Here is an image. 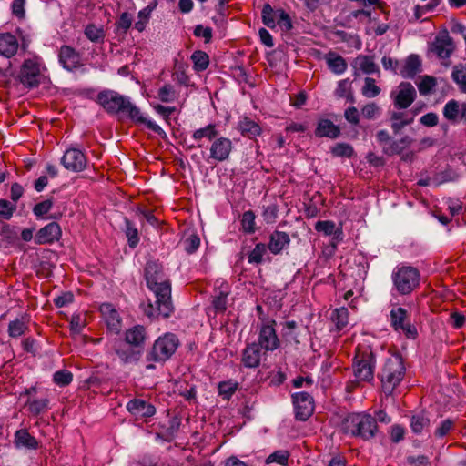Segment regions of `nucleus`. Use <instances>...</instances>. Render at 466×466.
<instances>
[{"mask_svg": "<svg viewBox=\"0 0 466 466\" xmlns=\"http://www.w3.org/2000/svg\"><path fill=\"white\" fill-rule=\"evenodd\" d=\"M48 402L47 399L35 400L29 398L25 406L29 413L37 416L46 410Z\"/></svg>", "mask_w": 466, "mask_h": 466, "instance_id": "obj_43", "label": "nucleus"}, {"mask_svg": "<svg viewBox=\"0 0 466 466\" xmlns=\"http://www.w3.org/2000/svg\"><path fill=\"white\" fill-rule=\"evenodd\" d=\"M58 57L60 64L68 71H74L83 66L80 54L69 46H61Z\"/></svg>", "mask_w": 466, "mask_h": 466, "instance_id": "obj_20", "label": "nucleus"}, {"mask_svg": "<svg viewBox=\"0 0 466 466\" xmlns=\"http://www.w3.org/2000/svg\"><path fill=\"white\" fill-rule=\"evenodd\" d=\"M346 433L360 438L364 441L374 439L379 432L376 419L368 413H350L342 421Z\"/></svg>", "mask_w": 466, "mask_h": 466, "instance_id": "obj_2", "label": "nucleus"}, {"mask_svg": "<svg viewBox=\"0 0 466 466\" xmlns=\"http://www.w3.org/2000/svg\"><path fill=\"white\" fill-rule=\"evenodd\" d=\"M186 66L183 63H178L176 61L174 66V72L172 74V77L178 84L187 86L189 83V77L186 72Z\"/></svg>", "mask_w": 466, "mask_h": 466, "instance_id": "obj_45", "label": "nucleus"}, {"mask_svg": "<svg viewBox=\"0 0 466 466\" xmlns=\"http://www.w3.org/2000/svg\"><path fill=\"white\" fill-rule=\"evenodd\" d=\"M238 388V383L233 380L220 381L218 385V395L222 397L223 400H229Z\"/></svg>", "mask_w": 466, "mask_h": 466, "instance_id": "obj_42", "label": "nucleus"}, {"mask_svg": "<svg viewBox=\"0 0 466 466\" xmlns=\"http://www.w3.org/2000/svg\"><path fill=\"white\" fill-rule=\"evenodd\" d=\"M278 206L275 204L263 208L262 217L268 224L274 223L278 217Z\"/></svg>", "mask_w": 466, "mask_h": 466, "instance_id": "obj_64", "label": "nucleus"}, {"mask_svg": "<svg viewBox=\"0 0 466 466\" xmlns=\"http://www.w3.org/2000/svg\"><path fill=\"white\" fill-rule=\"evenodd\" d=\"M61 234L59 224L51 222L37 231L35 237V243L38 245L53 243L60 238Z\"/></svg>", "mask_w": 466, "mask_h": 466, "instance_id": "obj_22", "label": "nucleus"}, {"mask_svg": "<svg viewBox=\"0 0 466 466\" xmlns=\"http://www.w3.org/2000/svg\"><path fill=\"white\" fill-rule=\"evenodd\" d=\"M157 97L164 103H170L176 99V91L170 84L164 85L157 92Z\"/></svg>", "mask_w": 466, "mask_h": 466, "instance_id": "obj_52", "label": "nucleus"}, {"mask_svg": "<svg viewBox=\"0 0 466 466\" xmlns=\"http://www.w3.org/2000/svg\"><path fill=\"white\" fill-rule=\"evenodd\" d=\"M128 99V97L109 89L99 92L96 96V102L108 114L123 113Z\"/></svg>", "mask_w": 466, "mask_h": 466, "instance_id": "obj_10", "label": "nucleus"}, {"mask_svg": "<svg viewBox=\"0 0 466 466\" xmlns=\"http://www.w3.org/2000/svg\"><path fill=\"white\" fill-rule=\"evenodd\" d=\"M147 288L155 294V303L142 304L144 314L148 318H169L174 312L171 299V282L164 272L163 266L157 261H147L145 269Z\"/></svg>", "mask_w": 466, "mask_h": 466, "instance_id": "obj_1", "label": "nucleus"}, {"mask_svg": "<svg viewBox=\"0 0 466 466\" xmlns=\"http://www.w3.org/2000/svg\"><path fill=\"white\" fill-rule=\"evenodd\" d=\"M267 355L256 342L247 343L241 353V363L247 369H256L260 366L262 356Z\"/></svg>", "mask_w": 466, "mask_h": 466, "instance_id": "obj_15", "label": "nucleus"}, {"mask_svg": "<svg viewBox=\"0 0 466 466\" xmlns=\"http://www.w3.org/2000/svg\"><path fill=\"white\" fill-rule=\"evenodd\" d=\"M406 367L404 360L400 354H393L386 359L380 373L379 379L381 382V388L386 395H390L397 386L404 379Z\"/></svg>", "mask_w": 466, "mask_h": 466, "instance_id": "obj_3", "label": "nucleus"}, {"mask_svg": "<svg viewBox=\"0 0 466 466\" xmlns=\"http://www.w3.org/2000/svg\"><path fill=\"white\" fill-rule=\"evenodd\" d=\"M441 3V0H433L428 2L424 5H417L414 7V16L416 19H420L424 14L433 11Z\"/></svg>", "mask_w": 466, "mask_h": 466, "instance_id": "obj_57", "label": "nucleus"}, {"mask_svg": "<svg viewBox=\"0 0 466 466\" xmlns=\"http://www.w3.org/2000/svg\"><path fill=\"white\" fill-rule=\"evenodd\" d=\"M331 154L337 157H351L354 155L353 147L349 143H337L330 149Z\"/></svg>", "mask_w": 466, "mask_h": 466, "instance_id": "obj_46", "label": "nucleus"}, {"mask_svg": "<svg viewBox=\"0 0 466 466\" xmlns=\"http://www.w3.org/2000/svg\"><path fill=\"white\" fill-rule=\"evenodd\" d=\"M85 35L92 42L102 41L105 37L103 29L92 24L86 26Z\"/></svg>", "mask_w": 466, "mask_h": 466, "instance_id": "obj_54", "label": "nucleus"}, {"mask_svg": "<svg viewBox=\"0 0 466 466\" xmlns=\"http://www.w3.org/2000/svg\"><path fill=\"white\" fill-rule=\"evenodd\" d=\"M278 17V9L274 10L273 7L268 3L263 5L261 11V19L263 24L267 27L274 29L277 25Z\"/></svg>", "mask_w": 466, "mask_h": 466, "instance_id": "obj_38", "label": "nucleus"}, {"mask_svg": "<svg viewBox=\"0 0 466 466\" xmlns=\"http://www.w3.org/2000/svg\"><path fill=\"white\" fill-rule=\"evenodd\" d=\"M336 225L333 221L330 220H319L315 224V230L318 232H322L326 236H331L335 233Z\"/></svg>", "mask_w": 466, "mask_h": 466, "instance_id": "obj_60", "label": "nucleus"}, {"mask_svg": "<svg viewBox=\"0 0 466 466\" xmlns=\"http://www.w3.org/2000/svg\"><path fill=\"white\" fill-rule=\"evenodd\" d=\"M14 445L16 449L37 450L39 441L29 433L27 429H20L15 432Z\"/></svg>", "mask_w": 466, "mask_h": 466, "instance_id": "obj_28", "label": "nucleus"}, {"mask_svg": "<svg viewBox=\"0 0 466 466\" xmlns=\"http://www.w3.org/2000/svg\"><path fill=\"white\" fill-rule=\"evenodd\" d=\"M238 129L243 137L249 139H255L262 133V128L258 123L248 116H243L238 123Z\"/></svg>", "mask_w": 466, "mask_h": 466, "instance_id": "obj_29", "label": "nucleus"}, {"mask_svg": "<svg viewBox=\"0 0 466 466\" xmlns=\"http://www.w3.org/2000/svg\"><path fill=\"white\" fill-rule=\"evenodd\" d=\"M290 244L289 235L283 231L274 230L269 236V241L266 245L273 255L280 254Z\"/></svg>", "mask_w": 466, "mask_h": 466, "instance_id": "obj_26", "label": "nucleus"}, {"mask_svg": "<svg viewBox=\"0 0 466 466\" xmlns=\"http://www.w3.org/2000/svg\"><path fill=\"white\" fill-rule=\"evenodd\" d=\"M394 288L400 295H409L415 290L420 282V271L411 266H398L392 272Z\"/></svg>", "mask_w": 466, "mask_h": 466, "instance_id": "obj_6", "label": "nucleus"}, {"mask_svg": "<svg viewBox=\"0 0 466 466\" xmlns=\"http://www.w3.org/2000/svg\"><path fill=\"white\" fill-rule=\"evenodd\" d=\"M341 134L339 126L335 125L328 118H319L317 122L314 135L316 137H328L330 139L338 138Z\"/></svg>", "mask_w": 466, "mask_h": 466, "instance_id": "obj_24", "label": "nucleus"}, {"mask_svg": "<svg viewBox=\"0 0 466 466\" xmlns=\"http://www.w3.org/2000/svg\"><path fill=\"white\" fill-rule=\"evenodd\" d=\"M193 34L196 37L204 38L205 43H210L213 36V30L211 27L197 25L194 28Z\"/></svg>", "mask_w": 466, "mask_h": 466, "instance_id": "obj_62", "label": "nucleus"}, {"mask_svg": "<svg viewBox=\"0 0 466 466\" xmlns=\"http://www.w3.org/2000/svg\"><path fill=\"white\" fill-rule=\"evenodd\" d=\"M200 245V238L197 234H190L183 241L184 249L187 254H193Z\"/></svg>", "mask_w": 466, "mask_h": 466, "instance_id": "obj_55", "label": "nucleus"}, {"mask_svg": "<svg viewBox=\"0 0 466 466\" xmlns=\"http://www.w3.org/2000/svg\"><path fill=\"white\" fill-rule=\"evenodd\" d=\"M417 97V91L410 82H401L396 90L390 92V98L396 109H408Z\"/></svg>", "mask_w": 466, "mask_h": 466, "instance_id": "obj_11", "label": "nucleus"}, {"mask_svg": "<svg viewBox=\"0 0 466 466\" xmlns=\"http://www.w3.org/2000/svg\"><path fill=\"white\" fill-rule=\"evenodd\" d=\"M410 427L414 434L420 435L430 427V418L424 412L413 414L410 419Z\"/></svg>", "mask_w": 466, "mask_h": 466, "instance_id": "obj_35", "label": "nucleus"}, {"mask_svg": "<svg viewBox=\"0 0 466 466\" xmlns=\"http://www.w3.org/2000/svg\"><path fill=\"white\" fill-rule=\"evenodd\" d=\"M86 162L85 154L76 148L67 149L61 158L64 167L72 172L83 171L86 167Z\"/></svg>", "mask_w": 466, "mask_h": 466, "instance_id": "obj_14", "label": "nucleus"}, {"mask_svg": "<svg viewBox=\"0 0 466 466\" xmlns=\"http://www.w3.org/2000/svg\"><path fill=\"white\" fill-rule=\"evenodd\" d=\"M18 41L10 33L0 34V55L7 58L14 56L18 50Z\"/></svg>", "mask_w": 466, "mask_h": 466, "instance_id": "obj_31", "label": "nucleus"}, {"mask_svg": "<svg viewBox=\"0 0 466 466\" xmlns=\"http://www.w3.org/2000/svg\"><path fill=\"white\" fill-rule=\"evenodd\" d=\"M53 205L54 203L52 199H46L35 205L33 208V213L36 218H42L51 210Z\"/></svg>", "mask_w": 466, "mask_h": 466, "instance_id": "obj_58", "label": "nucleus"}, {"mask_svg": "<svg viewBox=\"0 0 466 466\" xmlns=\"http://www.w3.org/2000/svg\"><path fill=\"white\" fill-rule=\"evenodd\" d=\"M409 312L402 307H394L390 312V326L397 332H402L407 339H415L418 337L416 327L409 319Z\"/></svg>", "mask_w": 466, "mask_h": 466, "instance_id": "obj_9", "label": "nucleus"}, {"mask_svg": "<svg viewBox=\"0 0 466 466\" xmlns=\"http://www.w3.org/2000/svg\"><path fill=\"white\" fill-rule=\"evenodd\" d=\"M53 380L56 385L65 387L72 382L73 374L67 370H60L54 373Z\"/></svg>", "mask_w": 466, "mask_h": 466, "instance_id": "obj_53", "label": "nucleus"}, {"mask_svg": "<svg viewBox=\"0 0 466 466\" xmlns=\"http://www.w3.org/2000/svg\"><path fill=\"white\" fill-rule=\"evenodd\" d=\"M124 114H127V116L136 124L145 125L148 129L154 131L158 135L165 134L164 130L156 124L155 122L147 119L143 116L140 109L133 105L130 100H127V105L125 106Z\"/></svg>", "mask_w": 466, "mask_h": 466, "instance_id": "obj_19", "label": "nucleus"}, {"mask_svg": "<svg viewBox=\"0 0 466 466\" xmlns=\"http://www.w3.org/2000/svg\"><path fill=\"white\" fill-rule=\"evenodd\" d=\"M390 127L394 134L400 131L406 126L410 125L414 121V114L404 110H393L389 112Z\"/></svg>", "mask_w": 466, "mask_h": 466, "instance_id": "obj_23", "label": "nucleus"}, {"mask_svg": "<svg viewBox=\"0 0 466 466\" xmlns=\"http://www.w3.org/2000/svg\"><path fill=\"white\" fill-rule=\"evenodd\" d=\"M278 14L279 17L277 20V25H279L280 28L286 32L291 30L293 28V25L289 15L281 8L278 9Z\"/></svg>", "mask_w": 466, "mask_h": 466, "instance_id": "obj_59", "label": "nucleus"}, {"mask_svg": "<svg viewBox=\"0 0 466 466\" xmlns=\"http://www.w3.org/2000/svg\"><path fill=\"white\" fill-rule=\"evenodd\" d=\"M42 58L34 56L26 58L20 66L16 79L25 88L33 89L37 87L43 80V72L46 70Z\"/></svg>", "mask_w": 466, "mask_h": 466, "instance_id": "obj_5", "label": "nucleus"}, {"mask_svg": "<svg viewBox=\"0 0 466 466\" xmlns=\"http://www.w3.org/2000/svg\"><path fill=\"white\" fill-rule=\"evenodd\" d=\"M267 246L263 243H258L255 248L248 253V261L251 264H260L267 251Z\"/></svg>", "mask_w": 466, "mask_h": 466, "instance_id": "obj_47", "label": "nucleus"}, {"mask_svg": "<svg viewBox=\"0 0 466 466\" xmlns=\"http://www.w3.org/2000/svg\"><path fill=\"white\" fill-rule=\"evenodd\" d=\"M179 344L177 336L171 332H167L157 338L147 351L146 360L149 364L146 368L147 370L155 369L153 362L165 363L175 354Z\"/></svg>", "mask_w": 466, "mask_h": 466, "instance_id": "obj_4", "label": "nucleus"}, {"mask_svg": "<svg viewBox=\"0 0 466 466\" xmlns=\"http://www.w3.org/2000/svg\"><path fill=\"white\" fill-rule=\"evenodd\" d=\"M255 213L252 210L245 211L241 218V226L245 233L252 234L255 232Z\"/></svg>", "mask_w": 466, "mask_h": 466, "instance_id": "obj_50", "label": "nucleus"}, {"mask_svg": "<svg viewBox=\"0 0 466 466\" xmlns=\"http://www.w3.org/2000/svg\"><path fill=\"white\" fill-rule=\"evenodd\" d=\"M148 338L147 328L143 325H135L125 331V342L129 346L144 350L146 340Z\"/></svg>", "mask_w": 466, "mask_h": 466, "instance_id": "obj_21", "label": "nucleus"}, {"mask_svg": "<svg viewBox=\"0 0 466 466\" xmlns=\"http://www.w3.org/2000/svg\"><path fill=\"white\" fill-rule=\"evenodd\" d=\"M328 67L336 75H340L347 70L346 60L335 52H329L325 57Z\"/></svg>", "mask_w": 466, "mask_h": 466, "instance_id": "obj_34", "label": "nucleus"}, {"mask_svg": "<svg viewBox=\"0 0 466 466\" xmlns=\"http://www.w3.org/2000/svg\"><path fill=\"white\" fill-rule=\"evenodd\" d=\"M331 320L338 331L342 330L349 323V310L345 307L335 309L331 313Z\"/></svg>", "mask_w": 466, "mask_h": 466, "instance_id": "obj_40", "label": "nucleus"}, {"mask_svg": "<svg viewBox=\"0 0 466 466\" xmlns=\"http://www.w3.org/2000/svg\"><path fill=\"white\" fill-rule=\"evenodd\" d=\"M451 78L458 85L460 91L466 94V63L453 66Z\"/></svg>", "mask_w": 466, "mask_h": 466, "instance_id": "obj_39", "label": "nucleus"}, {"mask_svg": "<svg viewBox=\"0 0 466 466\" xmlns=\"http://www.w3.org/2000/svg\"><path fill=\"white\" fill-rule=\"evenodd\" d=\"M218 136V130L215 124H208L204 127L196 129L192 134V137L196 141H200L204 137L208 138L209 141H213Z\"/></svg>", "mask_w": 466, "mask_h": 466, "instance_id": "obj_37", "label": "nucleus"}, {"mask_svg": "<svg viewBox=\"0 0 466 466\" xmlns=\"http://www.w3.org/2000/svg\"><path fill=\"white\" fill-rule=\"evenodd\" d=\"M404 150L399 140H391L389 145L382 147V152L387 156L400 155Z\"/></svg>", "mask_w": 466, "mask_h": 466, "instance_id": "obj_63", "label": "nucleus"}, {"mask_svg": "<svg viewBox=\"0 0 466 466\" xmlns=\"http://www.w3.org/2000/svg\"><path fill=\"white\" fill-rule=\"evenodd\" d=\"M354 65L368 75L380 72L378 65L373 61V57L370 56L359 55L354 60Z\"/></svg>", "mask_w": 466, "mask_h": 466, "instance_id": "obj_36", "label": "nucleus"}, {"mask_svg": "<svg viewBox=\"0 0 466 466\" xmlns=\"http://www.w3.org/2000/svg\"><path fill=\"white\" fill-rule=\"evenodd\" d=\"M421 70V61L418 55H410L400 70V75L404 78H413Z\"/></svg>", "mask_w": 466, "mask_h": 466, "instance_id": "obj_33", "label": "nucleus"}, {"mask_svg": "<svg viewBox=\"0 0 466 466\" xmlns=\"http://www.w3.org/2000/svg\"><path fill=\"white\" fill-rule=\"evenodd\" d=\"M455 49L452 38L449 35L447 30L440 33L432 43L431 51L439 58H449Z\"/></svg>", "mask_w": 466, "mask_h": 466, "instance_id": "obj_18", "label": "nucleus"}, {"mask_svg": "<svg viewBox=\"0 0 466 466\" xmlns=\"http://www.w3.org/2000/svg\"><path fill=\"white\" fill-rule=\"evenodd\" d=\"M455 422L451 419H446L442 420L439 427L434 431L436 438H443L449 434V432L454 428Z\"/></svg>", "mask_w": 466, "mask_h": 466, "instance_id": "obj_56", "label": "nucleus"}, {"mask_svg": "<svg viewBox=\"0 0 466 466\" xmlns=\"http://www.w3.org/2000/svg\"><path fill=\"white\" fill-rule=\"evenodd\" d=\"M376 358L370 350L358 352L353 360V374L358 381H371L374 378Z\"/></svg>", "mask_w": 466, "mask_h": 466, "instance_id": "obj_8", "label": "nucleus"}, {"mask_svg": "<svg viewBox=\"0 0 466 466\" xmlns=\"http://www.w3.org/2000/svg\"><path fill=\"white\" fill-rule=\"evenodd\" d=\"M193 67L195 71L201 72L208 68L209 65V57L208 54L201 50H197L191 55Z\"/></svg>", "mask_w": 466, "mask_h": 466, "instance_id": "obj_44", "label": "nucleus"}, {"mask_svg": "<svg viewBox=\"0 0 466 466\" xmlns=\"http://www.w3.org/2000/svg\"><path fill=\"white\" fill-rule=\"evenodd\" d=\"M30 316L23 314L8 324L7 332L11 338H19L25 335L29 329Z\"/></svg>", "mask_w": 466, "mask_h": 466, "instance_id": "obj_30", "label": "nucleus"}, {"mask_svg": "<svg viewBox=\"0 0 466 466\" xmlns=\"http://www.w3.org/2000/svg\"><path fill=\"white\" fill-rule=\"evenodd\" d=\"M124 222V232L126 237L127 238L128 245L131 248H135L139 242L138 230L136 228L135 223L132 222L130 219L125 218Z\"/></svg>", "mask_w": 466, "mask_h": 466, "instance_id": "obj_41", "label": "nucleus"}, {"mask_svg": "<svg viewBox=\"0 0 466 466\" xmlns=\"http://www.w3.org/2000/svg\"><path fill=\"white\" fill-rule=\"evenodd\" d=\"M127 410L136 417L149 418L156 413V408L142 399H133L127 404Z\"/></svg>", "mask_w": 466, "mask_h": 466, "instance_id": "obj_25", "label": "nucleus"}, {"mask_svg": "<svg viewBox=\"0 0 466 466\" xmlns=\"http://www.w3.org/2000/svg\"><path fill=\"white\" fill-rule=\"evenodd\" d=\"M442 114L451 124L466 123V102L451 99L445 104Z\"/></svg>", "mask_w": 466, "mask_h": 466, "instance_id": "obj_16", "label": "nucleus"}, {"mask_svg": "<svg viewBox=\"0 0 466 466\" xmlns=\"http://www.w3.org/2000/svg\"><path fill=\"white\" fill-rule=\"evenodd\" d=\"M16 208L15 204H12L6 199H0V217L4 219H10Z\"/></svg>", "mask_w": 466, "mask_h": 466, "instance_id": "obj_61", "label": "nucleus"}, {"mask_svg": "<svg viewBox=\"0 0 466 466\" xmlns=\"http://www.w3.org/2000/svg\"><path fill=\"white\" fill-rule=\"evenodd\" d=\"M380 88L376 85L375 79L371 77L365 78V84L362 87V95L366 97L372 98L379 96Z\"/></svg>", "mask_w": 466, "mask_h": 466, "instance_id": "obj_51", "label": "nucleus"}, {"mask_svg": "<svg viewBox=\"0 0 466 466\" xmlns=\"http://www.w3.org/2000/svg\"><path fill=\"white\" fill-rule=\"evenodd\" d=\"M282 332L281 335L284 339L287 340H293L296 343H299V340L297 339L298 334L296 332L298 329V324L295 320H289L282 324Z\"/></svg>", "mask_w": 466, "mask_h": 466, "instance_id": "obj_48", "label": "nucleus"}, {"mask_svg": "<svg viewBox=\"0 0 466 466\" xmlns=\"http://www.w3.org/2000/svg\"><path fill=\"white\" fill-rule=\"evenodd\" d=\"M100 312L104 317L107 328L111 331L118 333L121 328V318L113 305L110 303H103L100 306Z\"/></svg>", "mask_w": 466, "mask_h": 466, "instance_id": "obj_27", "label": "nucleus"}, {"mask_svg": "<svg viewBox=\"0 0 466 466\" xmlns=\"http://www.w3.org/2000/svg\"><path fill=\"white\" fill-rule=\"evenodd\" d=\"M260 324L258 325V337L257 345L264 350V353L272 352L280 347V339L276 331L277 322L275 319L260 318Z\"/></svg>", "mask_w": 466, "mask_h": 466, "instance_id": "obj_7", "label": "nucleus"}, {"mask_svg": "<svg viewBox=\"0 0 466 466\" xmlns=\"http://www.w3.org/2000/svg\"><path fill=\"white\" fill-rule=\"evenodd\" d=\"M231 293L229 284L223 280L218 279L215 282V288L211 296V308L214 314H222L228 308V298Z\"/></svg>", "mask_w": 466, "mask_h": 466, "instance_id": "obj_13", "label": "nucleus"}, {"mask_svg": "<svg viewBox=\"0 0 466 466\" xmlns=\"http://www.w3.org/2000/svg\"><path fill=\"white\" fill-rule=\"evenodd\" d=\"M289 456V452L286 450L276 451L266 459V463H277L281 466H286L288 465Z\"/></svg>", "mask_w": 466, "mask_h": 466, "instance_id": "obj_49", "label": "nucleus"}, {"mask_svg": "<svg viewBox=\"0 0 466 466\" xmlns=\"http://www.w3.org/2000/svg\"><path fill=\"white\" fill-rule=\"evenodd\" d=\"M292 403L297 420L306 421L314 412L313 397L307 392L302 391L292 394Z\"/></svg>", "mask_w": 466, "mask_h": 466, "instance_id": "obj_12", "label": "nucleus"}, {"mask_svg": "<svg viewBox=\"0 0 466 466\" xmlns=\"http://www.w3.org/2000/svg\"><path fill=\"white\" fill-rule=\"evenodd\" d=\"M232 141L228 137H217L212 141L209 148V158L223 162L228 160L232 151Z\"/></svg>", "mask_w": 466, "mask_h": 466, "instance_id": "obj_17", "label": "nucleus"}, {"mask_svg": "<svg viewBox=\"0 0 466 466\" xmlns=\"http://www.w3.org/2000/svg\"><path fill=\"white\" fill-rule=\"evenodd\" d=\"M118 358L124 363H133L139 360L141 358L143 350L133 346H129L128 344L119 346L115 350Z\"/></svg>", "mask_w": 466, "mask_h": 466, "instance_id": "obj_32", "label": "nucleus"}]
</instances>
